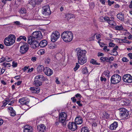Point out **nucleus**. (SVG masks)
<instances>
[{
	"instance_id": "nucleus-1",
	"label": "nucleus",
	"mask_w": 132,
	"mask_h": 132,
	"mask_svg": "<svg viewBox=\"0 0 132 132\" xmlns=\"http://www.w3.org/2000/svg\"><path fill=\"white\" fill-rule=\"evenodd\" d=\"M61 38L65 42L68 43L71 42L73 38V35L71 31H64L61 35Z\"/></svg>"
},
{
	"instance_id": "nucleus-2",
	"label": "nucleus",
	"mask_w": 132,
	"mask_h": 132,
	"mask_svg": "<svg viewBox=\"0 0 132 132\" xmlns=\"http://www.w3.org/2000/svg\"><path fill=\"white\" fill-rule=\"evenodd\" d=\"M28 43L31 45V47L34 48H35L38 47L39 45L41 46L40 45L41 41H40V42H38L32 35L28 37Z\"/></svg>"
},
{
	"instance_id": "nucleus-3",
	"label": "nucleus",
	"mask_w": 132,
	"mask_h": 132,
	"mask_svg": "<svg viewBox=\"0 0 132 132\" xmlns=\"http://www.w3.org/2000/svg\"><path fill=\"white\" fill-rule=\"evenodd\" d=\"M15 37L13 35H10L4 40V43L5 45L9 46L13 45L15 42Z\"/></svg>"
},
{
	"instance_id": "nucleus-4",
	"label": "nucleus",
	"mask_w": 132,
	"mask_h": 132,
	"mask_svg": "<svg viewBox=\"0 0 132 132\" xmlns=\"http://www.w3.org/2000/svg\"><path fill=\"white\" fill-rule=\"evenodd\" d=\"M121 77L118 74L114 75L111 77V81L113 84H116L119 82L121 80Z\"/></svg>"
},
{
	"instance_id": "nucleus-5",
	"label": "nucleus",
	"mask_w": 132,
	"mask_h": 132,
	"mask_svg": "<svg viewBox=\"0 0 132 132\" xmlns=\"http://www.w3.org/2000/svg\"><path fill=\"white\" fill-rule=\"evenodd\" d=\"M42 9L43 10L42 14L44 16H48L51 14V11L49 5H47L43 7Z\"/></svg>"
},
{
	"instance_id": "nucleus-6",
	"label": "nucleus",
	"mask_w": 132,
	"mask_h": 132,
	"mask_svg": "<svg viewBox=\"0 0 132 132\" xmlns=\"http://www.w3.org/2000/svg\"><path fill=\"white\" fill-rule=\"evenodd\" d=\"M60 36V33L57 31H53L51 35V40L55 42L59 38Z\"/></svg>"
},
{
	"instance_id": "nucleus-7",
	"label": "nucleus",
	"mask_w": 132,
	"mask_h": 132,
	"mask_svg": "<svg viewBox=\"0 0 132 132\" xmlns=\"http://www.w3.org/2000/svg\"><path fill=\"white\" fill-rule=\"evenodd\" d=\"M76 50L77 51V58L86 56L87 52L85 50H81L79 48H77Z\"/></svg>"
},
{
	"instance_id": "nucleus-8",
	"label": "nucleus",
	"mask_w": 132,
	"mask_h": 132,
	"mask_svg": "<svg viewBox=\"0 0 132 132\" xmlns=\"http://www.w3.org/2000/svg\"><path fill=\"white\" fill-rule=\"evenodd\" d=\"M29 48V46L28 44L24 42L23 45L20 47V52L21 54L25 53L28 51Z\"/></svg>"
},
{
	"instance_id": "nucleus-9",
	"label": "nucleus",
	"mask_w": 132,
	"mask_h": 132,
	"mask_svg": "<svg viewBox=\"0 0 132 132\" xmlns=\"http://www.w3.org/2000/svg\"><path fill=\"white\" fill-rule=\"evenodd\" d=\"M120 115L122 118H126L128 115V111L125 108H123L120 109Z\"/></svg>"
},
{
	"instance_id": "nucleus-10",
	"label": "nucleus",
	"mask_w": 132,
	"mask_h": 132,
	"mask_svg": "<svg viewBox=\"0 0 132 132\" xmlns=\"http://www.w3.org/2000/svg\"><path fill=\"white\" fill-rule=\"evenodd\" d=\"M123 79V81L126 82L131 83L132 82V76L130 74L124 75Z\"/></svg>"
},
{
	"instance_id": "nucleus-11",
	"label": "nucleus",
	"mask_w": 132,
	"mask_h": 132,
	"mask_svg": "<svg viewBox=\"0 0 132 132\" xmlns=\"http://www.w3.org/2000/svg\"><path fill=\"white\" fill-rule=\"evenodd\" d=\"M41 78L40 75H38L35 77V78L34 84L36 86H40L41 85Z\"/></svg>"
},
{
	"instance_id": "nucleus-12",
	"label": "nucleus",
	"mask_w": 132,
	"mask_h": 132,
	"mask_svg": "<svg viewBox=\"0 0 132 132\" xmlns=\"http://www.w3.org/2000/svg\"><path fill=\"white\" fill-rule=\"evenodd\" d=\"M43 71L45 74L48 76H50L53 73V70L47 67L45 68L43 67Z\"/></svg>"
},
{
	"instance_id": "nucleus-13",
	"label": "nucleus",
	"mask_w": 132,
	"mask_h": 132,
	"mask_svg": "<svg viewBox=\"0 0 132 132\" xmlns=\"http://www.w3.org/2000/svg\"><path fill=\"white\" fill-rule=\"evenodd\" d=\"M67 117V114L64 112L61 113L59 117V121L62 123H63Z\"/></svg>"
},
{
	"instance_id": "nucleus-14",
	"label": "nucleus",
	"mask_w": 132,
	"mask_h": 132,
	"mask_svg": "<svg viewBox=\"0 0 132 132\" xmlns=\"http://www.w3.org/2000/svg\"><path fill=\"white\" fill-rule=\"evenodd\" d=\"M68 128L71 131H74L77 128V126L75 123L70 122L68 125Z\"/></svg>"
},
{
	"instance_id": "nucleus-15",
	"label": "nucleus",
	"mask_w": 132,
	"mask_h": 132,
	"mask_svg": "<svg viewBox=\"0 0 132 132\" xmlns=\"http://www.w3.org/2000/svg\"><path fill=\"white\" fill-rule=\"evenodd\" d=\"M114 58L113 57L111 56L109 58L106 57H102L100 58V60L102 62L105 61L109 63H111V61L113 60Z\"/></svg>"
},
{
	"instance_id": "nucleus-16",
	"label": "nucleus",
	"mask_w": 132,
	"mask_h": 132,
	"mask_svg": "<svg viewBox=\"0 0 132 132\" xmlns=\"http://www.w3.org/2000/svg\"><path fill=\"white\" fill-rule=\"evenodd\" d=\"M87 58L85 56L78 58V62L80 64L83 65L87 61Z\"/></svg>"
},
{
	"instance_id": "nucleus-17",
	"label": "nucleus",
	"mask_w": 132,
	"mask_h": 132,
	"mask_svg": "<svg viewBox=\"0 0 132 132\" xmlns=\"http://www.w3.org/2000/svg\"><path fill=\"white\" fill-rule=\"evenodd\" d=\"M29 101V100L26 98L23 97L19 99V102L22 104L27 105Z\"/></svg>"
},
{
	"instance_id": "nucleus-18",
	"label": "nucleus",
	"mask_w": 132,
	"mask_h": 132,
	"mask_svg": "<svg viewBox=\"0 0 132 132\" xmlns=\"http://www.w3.org/2000/svg\"><path fill=\"white\" fill-rule=\"evenodd\" d=\"M31 35L36 39L40 38L41 36V33L39 31H36L33 32Z\"/></svg>"
},
{
	"instance_id": "nucleus-19",
	"label": "nucleus",
	"mask_w": 132,
	"mask_h": 132,
	"mask_svg": "<svg viewBox=\"0 0 132 132\" xmlns=\"http://www.w3.org/2000/svg\"><path fill=\"white\" fill-rule=\"evenodd\" d=\"M118 126V122H114L110 125V129L111 130H115Z\"/></svg>"
},
{
	"instance_id": "nucleus-20",
	"label": "nucleus",
	"mask_w": 132,
	"mask_h": 132,
	"mask_svg": "<svg viewBox=\"0 0 132 132\" xmlns=\"http://www.w3.org/2000/svg\"><path fill=\"white\" fill-rule=\"evenodd\" d=\"M32 92L33 93H39L40 90V88L31 87L30 88Z\"/></svg>"
},
{
	"instance_id": "nucleus-21",
	"label": "nucleus",
	"mask_w": 132,
	"mask_h": 132,
	"mask_svg": "<svg viewBox=\"0 0 132 132\" xmlns=\"http://www.w3.org/2000/svg\"><path fill=\"white\" fill-rule=\"evenodd\" d=\"M75 123L77 125L81 124L82 122V120L80 117H76L75 119Z\"/></svg>"
},
{
	"instance_id": "nucleus-22",
	"label": "nucleus",
	"mask_w": 132,
	"mask_h": 132,
	"mask_svg": "<svg viewBox=\"0 0 132 132\" xmlns=\"http://www.w3.org/2000/svg\"><path fill=\"white\" fill-rule=\"evenodd\" d=\"M32 128L31 127L28 125H26L24 126V132H32Z\"/></svg>"
},
{
	"instance_id": "nucleus-23",
	"label": "nucleus",
	"mask_w": 132,
	"mask_h": 132,
	"mask_svg": "<svg viewBox=\"0 0 132 132\" xmlns=\"http://www.w3.org/2000/svg\"><path fill=\"white\" fill-rule=\"evenodd\" d=\"M108 21H106V22L110 25L112 26H115L116 24V22L113 20H110L109 17L108 19Z\"/></svg>"
},
{
	"instance_id": "nucleus-24",
	"label": "nucleus",
	"mask_w": 132,
	"mask_h": 132,
	"mask_svg": "<svg viewBox=\"0 0 132 132\" xmlns=\"http://www.w3.org/2000/svg\"><path fill=\"white\" fill-rule=\"evenodd\" d=\"M117 18L120 20L123 21L124 19V15L123 13H118L117 15Z\"/></svg>"
},
{
	"instance_id": "nucleus-25",
	"label": "nucleus",
	"mask_w": 132,
	"mask_h": 132,
	"mask_svg": "<svg viewBox=\"0 0 132 132\" xmlns=\"http://www.w3.org/2000/svg\"><path fill=\"white\" fill-rule=\"evenodd\" d=\"M65 18L68 20H69L70 19L74 17V15L72 14H65Z\"/></svg>"
},
{
	"instance_id": "nucleus-26",
	"label": "nucleus",
	"mask_w": 132,
	"mask_h": 132,
	"mask_svg": "<svg viewBox=\"0 0 132 132\" xmlns=\"http://www.w3.org/2000/svg\"><path fill=\"white\" fill-rule=\"evenodd\" d=\"M103 116L102 117L104 118L108 119L110 117V115L105 111L103 112Z\"/></svg>"
},
{
	"instance_id": "nucleus-27",
	"label": "nucleus",
	"mask_w": 132,
	"mask_h": 132,
	"mask_svg": "<svg viewBox=\"0 0 132 132\" xmlns=\"http://www.w3.org/2000/svg\"><path fill=\"white\" fill-rule=\"evenodd\" d=\"M129 101L127 99H125L123 101H122L121 102L122 105H127L129 103Z\"/></svg>"
},
{
	"instance_id": "nucleus-28",
	"label": "nucleus",
	"mask_w": 132,
	"mask_h": 132,
	"mask_svg": "<svg viewBox=\"0 0 132 132\" xmlns=\"http://www.w3.org/2000/svg\"><path fill=\"white\" fill-rule=\"evenodd\" d=\"M108 17L107 16H105L103 17L102 16L100 17L99 18V21L100 22L104 21V20L105 21H108Z\"/></svg>"
},
{
	"instance_id": "nucleus-29",
	"label": "nucleus",
	"mask_w": 132,
	"mask_h": 132,
	"mask_svg": "<svg viewBox=\"0 0 132 132\" xmlns=\"http://www.w3.org/2000/svg\"><path fill=\"white\" fill-rule=\"evenodd\" d=\"M82 72L84 74H88V71L86 67H83L82 69Z\"/></svg>"
},
{
	"instance_id": "nucleus-30",
	"label": "nucleus",
	"mask_w": 132,
	"mask_h": 132,
	"mask_svg": "<svg viewBox=\"0 0 132 132\" xmlns=\"http://www.w3.org/2000/svg\"><path fill=\"white\" fill-rule=\"evenodd\" d=\"M114 28L115 30H122L123 29V28L122 25H121L120 26H116L114 27Z\"/></svg>"
},
{
	"instance_id": "nucleus-31",
	"label": "nucleus",
	"mask_w": 132,
	"mask_h": 132,
	"mask_svg": "<svg viewBox=\"0 0 132 132\" xmlns=\"http://www.w3.org/2000/svg\"><path fill=\"white\" fill-rule=\"evenodd\" d=\"M28 4L31 5L32 6L34 7L36 5V2L34 0H31L29 2Z\"/></svg>"
},
{
	"instance_id": "nucleus-32",
	"label": "nucleus",
	"mask_w": 132,
	"mask_h": 132,
	"mask_svg": "<svg viewBox=\"0 0 132 132\" xmlns=\"http://www.w3.org/2000/svg\"><path fill=\"white\" fill-rule=\"evenodd\" d=\"M90 63L93 64L97 65H100V63H97L96 62V61L94 59H92L90 61Z\"/></svg>"
},
{
	"instance_id": "nucleus-33",
	"label": "nucleus",
	"mask_w": 132,
	"mask_h": 132,
	"mask_svg": "<svg viewBox=\"0 0 132 132\" xmlns=\"http://www.w3.org/2000/svg\"><path fill=\"white\" fill-rule=\"evenodd\" d=\"M81 132H89V130L87 127H84L81 128Z\"/></svg>"
},
{
	"instance_id": "nucleus-34",
	"label": "nucleus",
	"mask_w": 132,
	"mask_h": 132,
	"mask_svg": "<svg viewBox=\"0 0 132 132\" xmlns=\"http://www.w3.org/2000/svg\"><path fill=\"white\" fill-rule=\"evenodd\" d=\"M47 42L45 39L42 40V47L45 46L47 44Z\"/></svg>"
},
{
	"instance_id": "nucleus-35",
	"label": "nucleus",
	"mask_w": 132,
	"mask_h": 132,
	"mask_svg": "<svg viewBox=\"0 0 132 132\" xmlns=\"http://www.w3.org/2000/svg\"><path fill=\"white\" fill-rule=\"evenodd\" d=\"M119 40L121 42H122L124 43H127L129 44L131 43V42L127 40H125L124 39H119Z\"/></svg>"
},
{
	"instance_id": "nucleus-36",
	"label": "nucleus",
	"mask_w": 132,
	"mask_h": 132,
	"mask_svg": "<svg viewBox=\"0 0 132 132\" xmlns=\"http://www.w3.org/2000/svg\"><path fill=\"white\" fill-rule=\"evenodd\" d=\"M39 120L37 119L36 122L37 125H38L37 126V129L39 131H41V125H40V124L39 125L38 124V123L39 122Z\"/></svg>"
},
{
	"instance_id": "nucleus-37",
	"label": "nucleus",
	"mask_w": 132,
	"mask_h": 132,
	"mask_svg": "<svg viewBox=\"0 0 132 132\" xmlns=\"http://www.w3.org/2000/svg\"><path fill=\"white\" fill-rule=\"evenodd\" d=\"M20 13L21 14H25L26 13V10L23 8H22L20 11Z\"/></svg>"
},
{
	"instance_id": "nucleus-38",
	"label": "nucleus",
	"mask_w": 132,
	"mask_h": 132,
	"mask_svg": "<svg viewBox=\"0 0 132 132\" xmlns=\"http://www.w3.org/2000/svg\"><path fill=\"white\" fill-rule=\"evenodd\" d=\"M80 67L78 63H76V66L74 68V70L75 71H76Z\"/></svg>"
},
{
	"instance_id": "nucleus-39",
	"label": "nucleus",
	"mask_w": 132,
	"mask_h": 132,
	"mask_svg": "<svg viewBox=\"0 0 132 132\" xmlns=\"http://www.w3.org/2000/svg\"><path fill=\"white\" fill-rule=\"evenodd\" d=\"M3 66H4L5 67H10L11 65L9 63H7L6 62H4L3 64Z\"/></svg>"
},
{
	"instance_id": "nucleus-40",
	"label": "nucleus",
	"mask_w": 132,
	"mask_h": 132,
	"mask_svg": "<svg viewBox=\"0 0 132 132\" xmlns=\"http://www.w3.org/2000/svg\"><path fill=\"white\" fill-rule=\"evenodd\" d=\"M10 115L11 116H14L15 115V111L13 110L11 111H10Z\"/></svg>"
},
{
	"instance_id": "nucleus-41",
	"label": "nucleus",
	"mask_w": 132,
	"mask_h": 132,
	"mask_svg": "<svg viewBox=\"0 0 132 132\" xmlns=\"http://www.w3.org/2000/svg\"><path fill=\"white\" fill-rule=\"evenodd\" d=\"M37 70L38 72L40 73L41 71V66L39 65L37 68Z\"/></svg>"
},
{
	"instance_id": "nucleus-42",
	"label": "nucleus",
	"mask_w": 132,
	"mask_h": 132,
	"mask_svg": "<svg viewBox=\"0 0 132 132\" xmlns=\"http://www.w3.org/2000/svg\"><path fill=\"white\" fill-rule=\"evenodd\" d=\"M10 101V100L9 99H7L5 100L6 102L3 103V104L2 106H5L8 103V102Z\"/></svg>"
},
{
	"instance_id": "nucleus-43",
	"label": "nucleus",
	"mask_w": 132,
	"mask_h": 132,
	"mask_svg": "<svg viewBox=\"0 0 132 132\" xmlns=\"http://www.w3.org/2000/svg\"><path fill=\"white\" fill-rule=\"evenodd\" d=\"M46 130V127L44 124H42V132H44Z\"/></svg>"
},
{
	"instance_id": "nucleus-44",
	"label": "nucleus",
	"mask_w": 132,
	"mask_h": 132,
	"mask_svg": "<svg viewBox=\"0 0 132 132\" xmlns=\"http://www.w3.org/2000/svg\"><path fill=\"white\" fill-rule=\"evenodd\" d=\"M49 47L50 49H53L56 48V46L54 44L51 45L49 46Z\"/></svg>"
},
{
	"instance_id": "nucleus-45",
	"label": "nucleus",
	"mask_w": 132,
	"mask_h": 132,
	"mask_svg": "<svg viewBox=\"0 0 132 132\" xmlns=\"http://www.w3.org/2000/svg\"><path fill=\"white\" fill-rule=\"evenodd\" d=\"M103 50L104 51L106 52H108L110 50L109 49L107 48V47L106 46H105L103 47Z\"/></svg>"
},
{
	"instance_id": "nucleus-46",
	"label": "nucleus",
	"mask_w": 132,
	"mask_h": 132,
	"mask_svg": "<svg viewBox=\"0 0 132 132\" xmlns=\"http://www.w3.org/2000/svg\"><path fill=\"white\" fill-rule=\"evenodd\" d=\"M122 61L123 62H126L129 61V60L126 57H123L122 59Z\"/></svg>"
},
{
	"instance_id": "nucleus-47",
	"label": "nucleus",
	"mask_w": 132,
	"mask_h": 132,
	"mask_svg": "<svg viewBox=\"0 0 132 132\" xmlns=\"http://www.w3.org/2000/svg\"><path fill=\"white\" fill-rule=\"evenodd\" d=\"M43 20L42 22L43 23V24H42V25H45L48 24V23L47 22L48 21L47 20H43L42 19V21Z\"/></svg>"
},
{
	"instance_id": "nucleus-48",
	"label": "nucleus",
	"mask_w": 132,
	"mask_h": 132,
	"mask_svg": "<svg viewBox=\"0 0 132 132\" xmlns=\"http://www.w3.org/2000/svg\"><path fill=\"white\" fill-rule=\"evenodd\" d=\"M50 61V59H47L45 60V64H47L49 63Z\"/></svg>"
},
{
	"instance_id": "nucleus-49",
	"label": "nucleus",
	"mask_w": 132,
	"mask_h": 132,
	"mask_svg": "<svg viewBox=\"0 0 132 132\" xmlns=\"http://www.w3.org/2000/svg\"><path fill=\"white\" fill-rule=\"evenodd\" d=\"M108 5L109 6H111L112 4H114V1L111 2L110 0H108Z\"/></svg>"
},
{
	"instance_id": "nucleus-50",
	"label": "nucleus",
	"mask_w": 132,
	"mask_h": 132,
	"mask_svg": "<svg viewBox=\"0 0 132 132\" xmlns=\"http://www.w3.org/2000/svg\"><path fill=\"white\" fill-rule=\"evenodd\" d=\"M109 46L110 47H114L115 46V44L112 42H110L109 43Z\"/></svg>"
},
{
	"instance_id": "nucleus-51",
	"label": "nucleus",
	"mask_w": 132,
	"mask_h": 132,
	"mask_svg": "<svg viewBox=\"0 0 132 132\" xmlns=\"http://www.w3.org/2000/svg\"><path fill=\"white\" fill-rule=\"evenodd\" d=\"M17 63L14 61L12 62V66L13 67H17Z\"/></svg>"
},
{
	"instance_id": "nucleus-52",
	"label": "nucleus",
	"mask_w": 132,
	"mask_h": 132,
	"mask_svg": "<svg viewBox=\"0 0 132 132\" xmlns=\"http://www.w3.org/2000/svg\"><path fill=\"white\" fill-rule=\"evenodd\" d=\"M100 80L101 81H104L105 82L106 80V79L105 78H103L102 77H100Z\"/></svg>"
},
{
	"instance_id": "nucleus-53",
	"label": "nucleus",
	"mask_w": 132,
	"mask_h": 132,
	"mask_svg": "<svg viewBox=\"0 0 132 132\" xmlns=\"http://www.w3.org/2000/svg\"><path fill=\"white\" fill-rule=\"evenodd\" d=\"M55 82L56 83L58 84H60V82L58 80V77H56L55 78Z\"/></svg>"
},
{
	"instance_id": "nucleus-54",
	"label": "nucleus",
	"mask_w": 132,
	"mask_h": 132,
	"mask_svg": "<svg viewBox=\"0 0 132 132\" xmlns=\"http://www.w3.org/2000/svg\"><path fill=\"white\" fill-rule=\"evenodd\" d=\"M5 61L7 62H9L11 60V59L8 57H6L5 58Z\"/></svg>"
},
{
	"instance_id": "nucleus-55",
	"label": "nucleus",
	"mask_w": 132,
	"mask_h": 132,
	"mask_svg": "<svg viewBox=\"0 0 132 132\" xmlns=\"http://www.w3.org/2000/svg\"><path fill=\"white\" fill-rule=\"evenodd\" d=\"M76 103L79 106H81L82 105V104L80 103V101H77L76 102Z\"/></svg>"
},
{
	"instance_id": "nucleus-56",
	"label": "nucleus",
	"mask_w": 132,
	"mask_h": 132,
	"mask_svg": "<svg viewBox=\"0 0 132 132\" xmlns=\"http://www.w3.org/2000/svg\"><path fill=\"white\" fill-rule=\"evenodd\" d=\"M104 55V54L101 53L99 52L97 54V56H103Z\"/></svg>"
},
{
	"instance_id": "nucleus-57",
	"label": "nucleus",
	"mask_w": 132,
	"mask_h": 132,
	"mask_svg": "<svg viewBox=\"0 0 132 132\" xmlns=\"http://www.w3.org/2000/svg\"><path fill=\"white\" fill-rule=\"evenodd\" d=\"M5 61V58L2 57L0 59V63H2Z\"/></svg>"
},
{
	"instance_id": "nucleus-58",
	"label": "nucleus",
	"mask_w": 132,
	"mask_h": 132,
	"mask_svg": "<svg viewBox=\"0 0 132 132\" xmlns=\"http://www.w3.org/2000/svg\"><path fill=\"white\" fill-rule=\"evenodd\" d=\"M22 36H20L17 39V41L18 42L20 41L22 38Z\"/></svg>"
},
{
	"instance_id": "nucleus-59",
	"label": "nucleus",
	"mask_w": 132,
	"mask_h": 132,
	"mask_svg": "<svg viewBox=\"0 0 132 132\" xmlns=\"http://www.w3.org/2000/svg\"><path fill=\"white\" fill-rule=\"evenodd\" d=\"M101 3L103 5H105V0H100Z\"/></svg>"
},
{
	"instance_id": "nucleus-60",
	"label": "nucleus",
	"mask_w": 132,
	"mask_h": 132,
	"mask_svg": "<svg viewBox=\"0 0 132 132\" xmlns=\"http://www.w3.org/2000/svg\"><path fill=\"white\" fill-rule=\"evenodd\" d=\"M71 99L72 100V102L73 103L77 101L76 99L75 98V97H72Z\"/></svg>"
},
{
	"instance_id": "nucleus-61",
	"label": "nucleus",
	"mask_w": 132,
	"mask_h": 132,
	"mask_svg": "<svg viewBox=\"0 0 132 132\" xmlns=\"http://www.w3.org/2000/svg\"><path fill=\"white\" fill-rule=\"evenodd\" d=\"M128 55L131 59H132V53H129L128 54Z\"/></svg>"
},
{
	"instance_id": "nucleus-62",
	"label": "nucleus",
	"mask_w": 132,
	"mask_h": 132,
	"mask_svg": "<svg viewBox=\"0 0 132 132\" xmlns=\"http://www.w3.org/2000/svg\"><path fill=\"white\" fill-rule=\"evenodd\" d=\"M34 70L33 68H31V69H29L28 71V73H30L32 71Z\"/></svg>"
},
{
	"instance_id": "nucleus-63",
	"label": "nucleus",
	"mask_w": 132,
	"mask_h": 132,
	"mask_svg": "<svg viewBox=\"0 0 132 132\" xmlns=\"http://www.w3.org/2000/svg\"><path fill=\"white\" fill-rule=\"evenodd\" d=\"M36 59L37 58L36 57H32V58L31 60L32 61H33V62H35L36 60Z\"/></svg>"
},
{
	"instance_id": "nucleus-64",
	"label": "nucleus",
	"mask_w": 132,
	"mask_h": 132,
	"mask_svg": "<svg viewBox=\"0 0 132 132\" xmlns=\"http://www.w3.org/2000/svg\"><path fill=\"white\" fill-rule=\"evenodd\" d=\"M14 23L16 25H20L21 23L19 21H16L14 22Z\"/></svg>"
}]
</instances>
